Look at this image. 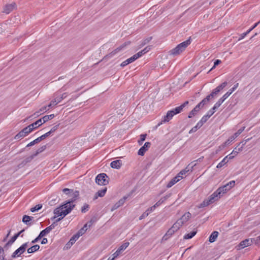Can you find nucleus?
I'll return each mask as SVG.
<instances>
[{"label": "nucleus", "instance_id": "nucleus-1", "mask_svg": "<svg viewBox=\"0 0 260 260\" xmlns=\"http://www.w3.org/2000/svg\"><path fill=\"white\" fill-rule=\"evenodd\" d=\"M75 206V205L73 204V203L69 200L66 201L59 207L56 208L54 210L53 213L57 216L64 217L72 211Z\"/></svg>", "mask_w": 260, "mask_h": 260}, {"label": "nucleus", "instance_id": "nucleus-2", "mask_svg": "<svg viewBox=\"0 0 260 260\" xmlns=\"http://www.w3.org/2000/svg\"><path fill=\"white\" fill-rule=\"evenodd\" d=\"M235 185V181H231L226 184L222 186L219 187L216 190L217 191V194H220L222 195L225 193H226L228 190H230L233 187H234Z\"/></svg>", "mask_w": 260, "mask_h": 260}, {"label": "nucleus", "instance_id": "nucleus-3", "mask_svg": "<svg viewBox=\"0 0 260 260\" xmlns=\"http://www.w3.org/2000/svg\"><path fill=\"white\" fill-rule=\"evenodd\" d=\"M108 176L105 173H101L98 175L95 178V182L100 185H106L109 182Z\"/></svg>", "mask_w": 260, "mask_h": 260}, {"label": "nucleus", "instance_id": "nucleus-4", "mask_svg": "<svg viewBox=\"0 0 260 260\" xmlns=\"http://www.w3.org/2000/svg\"><path fill=\"white\" fill-rule=\"evenodd\" d=\"M130 44V42H125L123 44H122L119 47L116 48L115 49H114L113 51H112L111 52L109 53L108 54L106 55L104 59H108L112 57L113 56L115 55L117 53L119 52L122 49H123L127 45H129Z\"/></svg>", "mask_w": 260, "mask_h": 260}, {"label": "nucleus", "instance_id": "nucleus-5", "mask_svg": "<svg viewBox=\"0 0 260 260\" xmlns=\"http://www.w3.org/2000/svg\"><path fill=\"white\" fill-rule=\"evenodd\" d=\"M130 44V42H125L123 44H122L119 47L116 48L115 49H114L113 51H112L111 52L109 53L108 54L106 55L104 59H108L112 57L113 56L115 55L117 53L119 52L122 49H123L127 45H129Z\"/></svg>", "mask_w": 260, "mask_h": 260}, {"label": "nucleus", "instance_id": "nucleus-6", "mask_svg": "<svg viewBox=\"0 0 260 260\" xmlns=\"http://www.w3.org/2000/svg\"><path fill=\"white\" fill-rule=\"evenodd\" d=\"M27 246L28 242L23 244L12 253L11 257L12 258H15L17 256H19L21 254L25 252Z\"/></svg>", "mask_w": 260, "mask_h": 260}, {"label": "nucleus", "instance_id": "nucleus-7", "mask_svg": "<svg viewBox=\"0 0 260 260\" xmlns=\"http://www.w3.org/2000/svg\"><path fill=\"white\" fill-rule=\"evenodd\" d=\"M31 128L29 125L24 127L15 136L14 139L17 140L24 137L32 131Z\"/></svg>", "mask_w": 260, "mask_h": 260}, {"label": "nucleus", "instance_id": "nucleus-8", "mask_svg": "<svg viewBox=\"0 0 260 260\" xmlns=\"http://www.w3.org/2000/svg\"><path fill=\"white\" fill-rule=\"evenodd\" d=\"M253 241H254L253 239H245V240L241 241L238 245L239 249H242L247 246L250 245L253 242Z\"/></svg>", "mask_w": 260, "mask_h": 260}, {"label": "nucleus", "instance_id": "nucleus-9", "mask_svg": "<svg viewBox=\"0 0 260 260\" xmlns=\"http://www.w3.org/2000/svg\"><path fill=\"white\" fill-rule=\"evenodd\" d=\"M174 115V112L173 111H169L167 114L164 117L163 119L161 120L160 123L158 124V125H159L162 122L165 123L169 122L170 120H171L173 116Z\"/></svg>", "mask_w": 260, "mask_h": 260}, {"label": "nucleus", "instance_id": "nucleus-10", "mask_svg": "<svg viewBox=\"0 0 260 260\" xmlns=\"http://www.w3.org/2000/svg\"><path fill=\"white\" fill-rule=\"evenodd\" d=\"M151 143L150 142H146L144 146L140 148L138 152L139 155L143 156L144 155L145 152L150 148Z\"/></svg>", "mask_w": 260, "mask_h": 260}, {"label": "nucleus", "instance_id": "nucleus-11", "mask_svg": "<svg viewBox=\"0 0 260 260\" xmlns=\"http://www.w3.org/2000/svg\"><path fill=\"white\" fill-rule=\"evenodd\" d=\"M222 195L220 194H217V191L216 190L213 194H212L208 199V202L210 204L213 203L215 201L218 200V199L220 198Z\"/></svg>", "mask_w": 260, "mask_h": 260}, {"label": "nucleus", "instance_id": "nucleus-12", "mask_svg": "<svg viewBox=\"0 0 260 260\" xmlns=\"http://www.w3.org/2000/svg\"><path fill=\"white\" fill-rule=\"evenodd\" d=\"M16 6V5L15 3L6 5L4 8L3 12L6 14H9L15 8Z\"/></svg>", "mask_w": 260, "mask_h": 260}, {"label": "nucleus", "instance_id": "nucleus-13", "mask_svg": "<svg viewBox=\"0 0 260 260\" xmlns=\"http://www.w3.org/2000/svg\"><path fill=\"white\" fill-rule=\"evenodd\" d=\"M128 196H124L122 199H121L118 202H117L116 203L114 204V205L113 206V207L111 209L112 211H113L119 207L123 205L124 203L125 200L127 199Z\"/></svg>", "mask_w": 260, "mask_h": 260}, {"label": "nucleus", "instance_id": "nucleus-14", "mask_svg": "<svg viewBox=\"0 0 260 260\" xmlns=\"http://www.w3.org/2000/svg\"><path fill=\"white\" fill-rule=\"evenodd\" d=\"M183 178V176H176L173 178H172L167 184V187L170 188L172 187L173 185H174L176 183L178 182L181 179Z\"/></svg>", "mask_w": 260, "mask_h": 260}, {"label": "nucleus", "instance_id": "nucleus-15", "mask_svg": "<svg viewBox=\"0 0 260 260\" xmlns=\"http://www.w3.org/2000/svg\"><path fill=\"white\" fill-rule=\"evenodd\" d=\"M104 126L102 123H97L93 127L94 132L97 135H100L104 130Z\"/></svg>", "mask_w": 260, "mask_h": 260}, {"label": "nucleus", "instance_id": "nucleus-16", "mask_svg": "<svg viewBox=\"0 0 260 260\" xmlns=\"http://www.w3.org/2000/svg\"><path fill=\"white\" fill-rule=\"evenodd\" d=\"M122 166V160H116L112 161L110 164V166L112 168L119 169Z\"/></svg>", "mask_w": 260, "mask_h": 260}, {"label": "nucleus", "instance_id": "nucleus-17", "mask_svg": "<svg viewBox=\"0 0 260 260\" xmlns=\"http://www.w3.org/2000/svg\"><path fill=\"white\" fill-rule=\"evenodd\" d=\"M137 59V56L135 55H134L133 56H132L130 58L127 59L124 61H123L121 63L120 66L122 67H124L126 66V65L128 64L129 63H131L134 62Z\"/></svg>", "mask_w": 260, "mask_h": 260}, {"label": "nucleus", "instance_id": "nucleus-18", "mask_svg": "<svg viewBox=\"0 0 260 260\" xmlns=\"http://www.w3.org/2000/svg\"><path fill=\"white\" fill-rule=\"evenodd\" d=\"M107 187H104L103 189L99 190L94 195L93 197V200H96L98 197H103L106 192H107Z\"/></svg>", "mask_w": 260, "mask_h": 260}, {"label": "nucleus", "instance_id": "nucleus-19", "mask_svg": "<svg viewBox=\"0 0 260 260\" xmlns=\"http://www.w3.org/2000/svg\"><path fill=\"white\" fill-rule=\"evenodd\" d=\"M175 232H176V231L175 230V229L172 226L168 230L166 234L164 236L162 237V240H167L170 237H171Z\"/></svg>", "mask_w": 260, "mask_h": 260}, {"label": "nucleus", "instance_id": "nucleus-20", "mask_svg": "<svg viewBox=\"0 0 260 260\" xmlns=\"http://www.w3.org/2000/svg\"><path fill=\"white\" fill-rule=\"evenodd\" d=\"M43 124L42 119H39L35 122L30 124L29 125V126H30V128H32V131L34 129H36L39 126H41Z\"/></svg>", "mask_w": 260, "mask_h": 260}, {"label": "nucleus", "instance_id": "nucleus-21", "mask_svg": "<svg viewBox=\"0 0 260 260\" xmlns=\"http://www.w3.org/2000/svg\"><path fill=\"white\" fill-rule=\"evenodd\" d=\"M79 238V236L77 234L74 235L70 240V241L66 244L67 248L70 247Z\"/></svg>", "mask_w": 260, "mask_h": 260}, {"label": "nucleus", "instance_id": "nucleus-22", "mask_svg": "<svg viewBox=\"0 0 260 260\" xmlns=\"http://www.w3.org/2000/svg\"><path fill=\"white\" fill-rule=\"evenodd\" d=\"M191 43L190 38H189L188 40L185 41L179 44L178 45L179 48L181 49L182 51L185 50V48Z\"/></svg>", "mask_w": 260, "mask_h": 260}, {"label": "nucleus", "instance_id": "nucleus-23", "mask_svg": "<svg viewBox=\"0 0 260 260\" xmlns=\"http://www.w3.org/2000/svg\"><path fill=\"white\" fill-rule=\"evenodd\" d=\"M151 48V46H147L144 49L139 51L135 55L137 56V59L141 57L142 55L145 54L148 52Z\"/></svg>", "mask_w": 260, "mask_h": 260}, {"label": "nucleus", "instance_id": "nucleus-24", "mask_svg": "<svg viewBox=\"0 0 260 260\" xmlns=\"http://www.w3.org/2000/svg\"><path fill=\"white\" fill-rule=\"evenodd\" d=\"M191 217V214L189 212H186L184 215H183L179 219L181 221L183 224L187 221Z\"/></svg>", "mask_w": 260, "mask_h": 260}, {"label": "nucleus", "instance_id": "nucleus-25", "mask_svg": "<svg viewBox=\"0 0 260 260\" xmlns=\"http://www.w3.org/2000/svg\"><path fill=\"white\" fill-rule=\"evenodd\" d=\"M183 51L178 45L175 48L170 51V54L173 55H179Z\"/></svg>", "mask_w": 260, "mask_h": 260}, {"label": "nucleus", "instance_id": "nucleus-26", "mask_svg": "<svg viewBox=\"0 0 260 260\" xmlns=\"http://www.w3.org/2000/svg\"><path fill=\"white\" fill-rule=\"evenodd\" d=\"M183 51L178 45L175 48L170 51V54L173 55H179Z\"/></svg>", "mask_w": 260, "mask_h": 260}, {"label": "nucleus", "instance_id": "nucleus-27", "mask_svg": "<svg viewBox=\"0 0 260 260\" xmlns=\"http://www.w3.org/2000/svg\"><path fill=\"white\" fill-rule=\"evenodd\" d=\"M218 234H219V233L217 231H214L213 232H212L209 237V241L210 243L214 242L217 239V238L218 236Z\"/></svg>", "mask_w": 260, "mask_h": 260}, {"label": "nucleus", "instance_id": "nucleus-28", "mask_svg": "<svg viewBox=\"0 0 260 260\" xmlns=\"http://www.w3.org/2000/svg\"><path fill=\"white\" fill-rule=\"evenodd\" d=\"M232 93L230 92V91H228L226 93H225L222 98H221L217 102V105H219L220 106L222 104V103L224 101L225 99H226Z\"/></svg>", "mask_w": 260, "mask_h": 260}, {"label": "nucleus", "instance_id": "nucleus-29", "mask_svg": "<svg viewBox=\"0 0 260 260\" xmlns=\"http://www.w3.org/2000/svg\"><path fill=\"white\" fill-rule=\"evenodd\" d=\"M32 219L33 217L25 215L23 216L22 222L27 225H30L31 223V222H29V221Z\"/></svg>", "mask_w": 260, "mask_h": 260}, {"label": "nucleus", "instance_id": "nucleus-30", "mask_svg": "<svg viewBox=\"0 0 260 260\" xmlns=\"http://www.w3.org/2000/svg\"><path fill=\"white\" fill-rule=\"evenodd\" d=\"M40 248V246L39 245H35L27 249V253H32L36 251H37L39 250Z\"/></svg>", "mask_w": 260, "mask_h": 260}, {"label": "nucleus", "instance_id": "nucleus-31", "mask_svg": "<svg viewBox=\"0 0 260 260\" xmlns=\"http://www.w3.org/2000/svg\"><path fill=\"white\" fill-rule=\"evenodd\" d=\"M25 230L24 229H22V230H21L20 232H19L18 233L15 234L12 238L11 239L9 240V243H14L15 240L17 239V238L22 233L24 232Z\"/></svg>", "mask_w": 260, "mask_h": 260}, {"label": "nucleus", "instance_id": "nucleus-32", "mask_svg": "<svg viewBox=\"0 0 260 260\" xmlns=\"http://www.w3.org/2000/svg\"><path fill=\"white\" fill-rule=\"evenodd\" d=\"M200 110L199 108L196 106L188 114V117L190 118L196 115L197 113Z\"/></svg>", "mask_w": 260, "mask_h": 260}, {"label": "nucleus", "instance_id": "nucleus-33", "mask_svg": "<svg viewBox=\"0 0 260 260\" xmlns=\"http://www.w3.org/2000/svg\"><path fill=\"white\" fill-rule=\"evenodd\" d=\"M217 103H216L213 107L210 109L207 113V114L211 117L215 112L216 110L220 106L219 105H217Z\"/></svg>", "mask_w": 260, "mask_h": 260}, {"label": "nucleus", "instance_id": "nucleus-34", "mask_svg": "<svg viewBox=\"0 0 260 260\" xmlns=\"http://www.w3.org/2000/svg\"><path fill=\"white\" fill-rule=\"evenodd\" d=\"M72 193V198L69 201L73 203L79 197V191L76 190L75 191H73Z\"/></svg>", "mask_w": 260, "mask_h": 260}, {"label": "nucleus", "instance_id": "nucleus-35", "mask_svg": "<svg viewBox=\"0 0 260 260\" xmlns=\"http://www.w3.org/2000/svg\"><path fill=\"white\" fill-rule=\"evenodd\" d=\"M183 224L181 221L178 219L172 226L177 231Z\"/></svg>", "mask_w": 260, "mask_h": 260}, {"label": "nucleus", "instance_id": "nucleus-36", "mask_svg": "<svg viewBox=\"0 0 260 260\" xmlns=\"http://www.w3.org/2000/svg\"><path fill=\"white\" fill-rule=\"evenodd\" d=\"M228 156H225L221 162H220L217 166H216V168L218 169L221 168V167H223L228 162Z\"/></svg>", "mask_w": 260, "mask_h": 260}, {"label": "nucleus", "instance_id": "nucleus-37", "mask_svg": "<svg viewBox=\"0 0 260 260\" xmlns=\"http://www.w3.org/2000/svg\"><path fill=\"white\" fill-rule=\"evenodd\" d=\"M54 117V114H52L49 115H45L43 116L41 119H42L43 122L44 123L48 120L53 119Z\"/></svg>", "mask_w": 260, "mask_h": 260}, {"label": "nucleus", "instance_id": "nucleus-38", "mask_svg": "<svg viewBox=\"0 0 260 260\" xmlns=\"http://www.w3.org/2000/svg\"><path fill=\"white\" fill-rule=\"evenodd\" d=\"M152 37H148V38L145 39L144 40H143L141 42V44L139 45V48H142L144 45H145L146 44L148 43L152 40Z\"/></svg>", "mask_w": 260, "mask_h": 260}, {"label": "nucleus", "instance_id": "nucleus-39", "mask_svg": "<svg viewBox=\"0 0 260 260\" xmlns=\"http://www.w3.org/2000/svg\"><path fill=\"white\" fill-rule=\"evenodd\" d=\"M48 137H49L48 135H47V133H45V134L42 135L41 136H40V137L37 138V139H36L35 140H34V141L36 143V144H37V143H39V142H40L41 141L44 140Z\"/></svg>", "mask_w": 260, "mask_h": 260}, {"label": "nucleus", "instance_id": "nucleus-40", "mask_svg": "<svg viewBox=\"0 0 260 260\" xmlns=\"http://www.w3.org/2000/svg\"><path fill=\"white\" fill-rule=\"evenodd\" d=\"M203 125L198 122L196 126L193 127L189 132V134L193 133L197 131L198 129H199L200 127H201Z\"/></svg>", "mask_w": 260, "mask_h": 260}, {"label": "nucleus", "instance_id": "nucleus-41", "mask_svg": "<svg viewBox=\"0 0 260 260\" xmlns=\"http://www.w3.org/2000/svg\"><path fill=\"white\" fill-rule=\"evenodd\" d=\"M197 234V231H193L190 233L184 235V239H191L193 237H194Z\"/></svg>", "mask_w": 260, "mask_h": 260}, {"label": "nucleus", "instance_id": "nucleus-42", "mask_svg": "<svg viewBox=\"0 0 260 260\" xmlns=\"http://www.w3.org/2000/svg\"><path fill=\"white\" fill-rule=\"evenodd\" d=\"M209 102L208 101H207V99L206 98L204 99L203 100H202L201 102H200L197 105V106L198 107V108H199L200 109H202L204 106L206 105Z\"/></svg>", "mask_w": 260, "mask_h": 260}, {"label": "nucleus", "instance_id": "nucleus-43", "mask_svg": "<svg viewBox=\"0 0 260 260\" xmlns=\"http://www.w3.org/2000/svg\"><path fill=\"white\" fill-rule=\"evenodd\" d=\"M87 225H88V224H85L84 225V226L81 229H80L78 231V232L77 233V234L78 235L79 237L82 236V235H83L85 233V232L87 231Z\"/></svg>", "mask_w": 260, "mask_h": 260}, {"label": "nucleus", "instance_id": "nucleus-44", "mask_svg": "<svg viewBox=\"0 0 260 260\" xmlns=\"http://www.w3.org/2000/svg\"><path fill=\"white\" fill-rule=\"evenodd\" d=\"M46 149V145H43V146H41V147L38 148L36 150V151L34 153V155H35V156H36L39 153H40L42 152L43 151H44Z\"/></svg>", "mask_w": 260, "mask_h": 260}, {"label": "nucleus", "instance_id": "nucleus-45", "mask_svg": "<svg viewBox=\"0 0 260 260\" xmlns=\"http://www.w3.org/2000/svg\"><path fill=\"white\" fill-rule=\"evenodd\" d=\"M59 125L60 123H58L57 124L54 125L53 127H52L50 131L47 132L46 133L47 134V135H48V136H50L51 134L54 133L58 128Z\"/></svg>", "mask_w": 260, "mask_h": 260}, {"label": "nucleus", "instance_id": "nucleus-46", "mask_svg": "<svg viewBox=\"0 0 260 260\" xmlns=\"http://www.w3.org/2000/svg\"><path fill=\"white\" fill-rule=\"evenodd\" d=\"M50 231L51 230H50L49 228L48 227H47L46 229L42 231L40 233L39 235L41 236L42 238H43L44 236H46L49 233H50Z\"/></svg>", "mask_w": 260, "mask_h": 260}, {"label": "nucleus", "instance_id": "nucleus-47", "mask_svg": "<svg viewBox=\"0 0 260 260\" xmlns=\"http://www.w3.org/2000/svg\"><path fill=\"white\" fill-rule=\"evenodd\" d=\"M49 110V109L48 107H47V106H43L40 109V110L39 111H37L36 113H35L34 115L39 116L40 114V113L41 112H45Z\"/></svg>", "mask_w": 260, "mask_h": 260}, {"label": "nucleus", "instance_id": "nucleus-48", "mask_svg": "<svg viewBox=\"0 0 260 260\" xmlns=\"http://www.w3.org/2000/svg\"><path fill=\"white\" fill-rule=\"evenodd\" d=\"M210 117L207 114L204 115L199 122L203 125Z\"/></svg>", "mask_w": 260, "mask_h": 260}, {"label": "nucleus", "instance_id": "nucleus-49", "mask_svg": "<svg viewBox=\"0 0 260 260\" xmlns=\"http://www.w3.org/2000/svg\"><path fill=\"white\" fill-rule=\"evenodd\" d=\"M210 204L208 202V200L207 199L205 200L201 204H200L199 205L198 207L199 208H203V207H206V206H208Z\"/></svg>", "mask_w": 260, "mask_h": 260}, {"label": "nucleus", "instance_id": "nucleus-50", "mask_svg": "<svg viewBox=\"0 0 260 260\" xmlns=\"http://www.w3.org/2000/svg\"><path fill=\"white\" fill-rule=\"evenodd\" d=\"M67 96V93H62L60 96H57L56 97L55 99H56V100H57V102L58 103H59V102H60L63 99H64V98H66Z\"/></svg>", "mask_w": 260, "mask_h": 260}, {"label": "nucleus", "instance_id": "nucleus-51", "mask_svg": "<svg viewBox=\"0 0 260 260\" xmlns=\"http://www.w3.org/2000/svg\"><path fill=\"white\" fill-rule=\"evenodd\" d=\"M129 243L127 242L122 244L118 249L121 252L125 250L129 245Z\"/></svg>", "mask_w": 260, "mask_h": 260}, {"label": "nucleus", "instance_id": "nucleus-52", "mask_svg": "<svg viewBox=\"0 0 260 260\" xmlns=\"http://www.w3.org/2000/svg\"><path fill=\"white\" fill-rule=\"evenodd\" d=\"M245 127L243 126L240 129L238 130V131L235 133L234 135H233L235 138H236L237 137H238L244 130Z\"/></svg>", "mask_w": 260, "mask_h": 260}, {"label": "nucleus", "instance_id": "nucleus-53", "mask_svg": "<svg viewBox=\"0 0 260 260\" xmlns=\"http://www.w3.org/2000/svg\"><path fill=\"white\" fill-rule=\"evenodd\" d=\"M228 85V82L226 81H225L223 83H222L220 85L218 86L216 88L218 91H220L221 90H222L226 85Z\"/></svg>", "mask_w": 260, "mask_h": 260}, {"label": "nucleus", "instance_id": "nucleus-54", "mask_svg": "<svg viewBox=\"0 0 260 260\" xmlns=\"http://www.w3.org/2000/svg\"><path fill=\"white\" fill-rule=\"evenodd\" d=\"M228 85V82L226 81H225L223 83H222L220 85L218 86L216 88L218 91H220L221 90H222L226 85Z\"/></svg>", "mask_w": 260, "mask_h": 260}, {"label": "nucleus", "instance_id": "nucleus-55", "mask_svg": "<svg viewBox=\"0 0 260 260\" xmlns=\"http://www.w3.org/2000/svg\"><path fill=\"white\" fill-rule=\"evenodd\" d=\"M42 207V204H38L36 205L34 207H32L30 209V211L32 212H34L36 211H38L39 210L41 209Z\"/></svg>", "mask_w": 260, "mask_h": 260}, {"label": "nucleus", "instance_id": "nucleus-56", "mask_svg": "<svg viewBox=\"0 0 260 260\" xmlns=\"http://www.w3.org/2000/svg\"><path fill=\"white\" fill-rule=\"evenodd\" d=\"M5 254L4 249L0 246V260L5 259Z\"/></svg>", "mask_w": 260, "mask_h": 260}, {"label": "nucleus", "instance_id": "nucleus-57", "mask_svg": "<svg viewBox=\"0 0 260 260\" xmlns=\"http://www.w3.org/2000/svg\"><path fill=\"white\" fill-rule=\"evenodd\" d=\"M190 170L188 167H187L185 169L181 170L177 175V176H183V175H185V174L188 172H189Z\"/></svg>", "mask_w": 260, "mask_h": 260}, {"label": "nucleus", "instance_id": "nucleus-58", "mask_svg": "<svg viewBox=\"0 0 260 260\" xmlns=\"http://www.w3.org/2000/svg\"><path fill=\"white\" fill-rule=\"evenodd\" d=\"M236 138L233 136H232L224 143H223L224 145L226 146L229 145Z\"/></svg>", "mask_w": 260, "mask_h": 260}, {"label": "nucleus", "instance_id": "nucleus-59", "mask_svg": "<svg viewBox=\"0 0 260 260\" xmlns=\"http://www.w3.org/2000/svg\"><path fill=\"white\" fill-rule=\"evenodd\" d=\"M182 109H183V108H182V107L181 106H180L179 107L175 108L174 109L172 110V111H173L174 112V115H175V114L180 113L181 112V111L182 110Z\"/></svg>", "mask_w": 260, "mask_h": 260}, {"label": "nucleus", "instance_id": "nucleus-60", "mask_svg": "<svg viewBox=\"0 0 260 260\" xmlns=\"http://www.w3.org/2000/svg\"><path fill=\"white\" fill-rule=\"evenodd\" d=\"M58 103L57 102V100H56V99H54L53 100H52L50 103V104L47 105V107H48L49 109L53 107H54V106H55L56 104H57Z\"/></svg>", "mask_w": 260, "mask_h": 260}, {"label": "nucleus", "instance_id": "nucleus-61", "mask_svg": "<svg viewBox=\"0 0 260 260\" xmlns=\"http://www.w3.org/2000/svg\"><path fill=\"white\" fill-rule=\"evenodd\" d=\"M242 150V146L240 148L236 147L233 151H232V153L234 154L235 156L237 155V154Z\"/></svg>", "mask_w": 260, "mask_h": 260}, {"label": "nucleus", "instance_id": "nucleus-62", "mask_svg": "<svg viewBox=\"0 0 260 260\" xmlns=\"http://www.w3.org/2000/svg\"><path fill=\"white\" fill-rule=\"evenodd\" d=\"M89 208V205L87 204H84V206L81 208V212L82 213H85L86 211L88 210Z\"/></svg>", "mask_w": 260, "mask_h": 260}, {"label": "nucleus", "instance_id": "nucleus-63", "mask_svg": "<svg viewBox=\"0 0 260 260\" xmlns=\"http://www.w3.org/2000/svg\"><path fill=\"white\" fill-rule=\"evenodd\" d=\"M35 157V155H34V153L30 155L29 156L26 157L25 159V161L27 162V164L30 162Z\"/></svg>", "mask_w": 260, "mask_h": 260}, {"label": "nucleus", "instance_id": "nucleus-64", "mask_svg": "<svg viewBox=\"0 0 260 260\" xmlns=\"http://www.w3.org/2000/svg\"><path fill=\"white\" fill-rule=\"evenodd\" d=\"M62 191L64 193H66L67 194H70L71 193L73 192V189L67 188H64L62 190Z\"/></svg>", "mask_w": 260, "mask_h": 260}]
</instances>
